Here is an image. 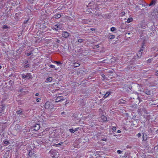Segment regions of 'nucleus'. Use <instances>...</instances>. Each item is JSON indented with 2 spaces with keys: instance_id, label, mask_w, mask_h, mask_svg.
<instances>
[{
  "instance_id": "58836bf2",
  "label": "nucleus",
  "mask_w": 158,
  "mask_h": 158,
  "mask_svg": "<svg viewBox=\"0 0 158 158\" xmlns=\"http://www.w3.org/2000/svg\"><path fill=\"white\" fill-rule=\"evenodd\" d=\"M122 16H123V15H124L125 14V13L124 12H123L121 13Z\"/></svg>"
},
{
  "instance_id": "37998d69",
  "label": "nucleus",
  "mask_w": 158,
  "mask_h": 158,
  "mask_svg": "<svg viewBox=\"0 0 158 158\" xmlns=\"http://www.w3.org/2000/svg\"><path fill=\"white\" fill-rule=\"evenodd\" d=\"M155 75H156V76H158V71L156 72V73Z\"/></svg>"
},
{
  "instance_id": "9d476101",
  "label": "nucleus",
  "mask_w": 158,
  "mask_h": 158,
  "mask_svg": "<svg viewBox=\"0 0 158 158\" xmlns=\"http://www.w3.org/2000/svg\"><path fill=\"white\" fill-rule=\"evenodd\" d=\"M21 128V127L19 124H17L15 126V128L16 131H19Z\"/></svg>"
},
{
  "instance_id": "dca6fc26",
  "label": "nucleus",
  "mask_w": 158,
  "mask_h": 158,
  "mask_svg": "<svg viewBox=\"0 0 158 158\" xmlns=\"http://www.w3.org/2000/svg\"><path fill=\"white\" fill-rule=\"evenodd\" d=\"M22 113H23V111L21 109H20L19 110H17L16 111V113L18 114H22Z\"/></svg>"
},
{
  "instance_id": "cd10ccee",
  "label": "nucleus",
  "mask_w": 158,
  "mask_h": 158,
  "mask_svg": "<svg viewBox=\"0 0 158 158\" xmlns=\"http://www.w3.org/2000/svg\"><path fill=\"white\" fill-rule=\"evenodd\" d=\"M23 64H26L28 63V61L25 60L23 61V62H22Z\"/></svg>"
},
{
  "instance_id": "ddd939ff",
  "label": "nucleus",
  "mask_w": 158,
  "mask_h": 158,
  "mask_svg": "<svg viewBox=\"0 0 158 158\" xmlns=\"http://www.w3.org/2000/svg\"><path fill=\"white\" fill-rule=\"evenodd\" d=\"M52 77H48V78L46 81H45V82H51V81H52Z\"/></svg>"
},
{
  "instance_id": "79ce46f5",
  "label": "nucleus",
  "mask_w": 158,
  "mask_h": 158,
  "mask_svg": "<svg viewBox=\"0 0 158 158\" xmlns=\"http://www.w3.org/2000/svg\"><path fill=\"white\" fill-rule=\"evenodd\" d=\"M113 60H114V58H112L111 59V62H115V61H113Z\"/></svg>"
},
{
  "instance_id": "864d4df0",
  "label": "nucleus",
  "mask_w": 158,
  "mask_h": 158,
  "mask_svg": "<svg viewBox=\"0 0 158 158\" xmlns=\"http://www.w3.org/2000/svg\"><path fill=\"white\" fill-rule=\"evenodd\" d=\"M60 143H58V144H57V145H60Z\"/></svg>"
},
{
  "instance_id": "2f4dec72",
  "label": "nucleus",
  "mask_w": 158,
  "mask_h": 158,
  "mask_svg": "<svg viewBox=\"0 0 158 158\" xmlns=\"http://www.w3.org/2000/svg\"><path fill=\"white\" fill-rule=\"evenodd\" d=\"M2 28L4 29H7V28H8V27L7 25H4L3 26Z\"/></svg>"
},
{
  "instance_id": "f03ea898",
  "label": "nucleus",
  "mask_w": 158,
  "mask_h": 158,
  "mask_svg": "<svg viewBox=\"0 0 158 158\" xmlns=\"http://www.w3.org/2000/svg\"><path fill=\"white\" fill-rule=\"evenodd\" d=\"M64 97H63L62 96H58L57 97V98L56 99L55 102H58L62 101L64 100Z\"/></svg>"
},
{
  "instance_id": "c85d7f7f",
  "label": "nucleus",
  "mask_w": 158,
  "mask_h": 158,
  "mask_svg": "<svg viewBox=\"0 0 158 158\" xmlns=\"http://www.w3.org/2000/svg\"><path fill=\"white\" fill-rule=\"evenodd\" d=\"M122 152H123V151H121L120 150H118L117 151V152L118 154L121 153Z\"/></svg>"
},
{
  "instance_id": "a878e982",
  "label": "nucleus",
  "mask_w": 158,
  "mask_h": 158,
  "mask_svg": "<svg viewBox=\"0 0 158 158\" xmlns=\"http://www.w3.org/2000/svg\"><path fill=\"white\" fill-rule=\"evenodd\" d=\"M83 40L81 39H79L78 40V42L79 43H81L83 42Z\"/></svg>"
},
{
  "instance_id": "a211bd4d",
  "label": "nucleus",
  "mask_w": 158,
  "mask_h": 158,
  "mask_svg": "<svg viewBox=\"0 0 158 158\" xmlns=\"http://www.w3.org/2000/svg\"><path fill=\"white\" fill-rule=\"evenodd\" d=\"M133 20V19L132 18H128L127 19V23H129L131 22H132Z\"/></svg>"
},
{
  "instance_id": "f8f14e48",
  "label": "nucleus",
  "mask_w": 158,
  "mask_h": 158,
  "mask_svg": "<svg viewBox=\"0 0 158 158\" xmlns=\"http://www.w3.org/2000/svg\"><path fill=\"white\" fill-rule=\"evenodd\" d=\"M61 16L60 14H57L53 16V18L56 19H58L60 18Z\"/></svg>"
},
{
  "instance_id": "0eeeda50",
  "label": "nucleus",
  "mask_w": 158,
  "mask_h": 158,
  "mask_svg": "<svg viewBox=\"0 0 158 158\" xmlns=\"http://www.w3.org/2000/svg\"><path fill=\"white\" fill-rule=\"evenodd\" d=\"M60 25L59 24H56V25H55L53 26L52 27V29L54 30H55L56 31H58L59 29V28H60Z\"/></svg>"
},
{
  "instance_id": "6ab92c4d",
  "label": "nucleus",
  "mask_w": 158,
  "mask_h": 158,
  "mask_svg": "<svg viewBox=\"0 0 158 158\" xmlns=\"http://www.w3.org/2000/svg\"><path fill=\"white\" fill-rule=\"evenodd\" d=\"M1 106H2L1 109H2V110H1V112L4 109L5 107V105L4 104H2Z\"/></svg>"
},
{
  "instance_id": "8fccbe9b",
  "label": "nucleus",
  "mask_w": 158,
  "mask_h": 158,
  "mask_svg": "<svg viewBox=\"0 0 158 158\" xmlns=\"http://www.w3.org/2000/svg\"><path fill=\"white\" fill-rule=\"evenodd\" d=\"M27 20L25 21L24 22V23H27Z\"/></svg>"
},
{
  "instance_id": "3c124183",
  "label": "nucleus",
  "mask_w": 158,
  "mask_h": 158,
  "mask_svg": "<svg viewBox=\"0 0 158 158\" xmlns=\"http://www.w3.org/2000/svg\"><path fill=\"white\" fill-rule=\"evenodd\" d=\"M102 76L103 77H105V75H104V74H102Z\"/></svg>"
},
{
  "instance_id": "6e6d98bb",
  "label": "nucleus",
  "mask_w": 158,
  "mask_h": 158,
  "mask_svg": "<svg viewBox=\"0 0 158 158\" xmlns=\"http://www.w3.org/2000/svg\"><path fill=\"white\" fill-rule=\"evenodd\" d=\"M104 61H105V60H103V61H102V62L103 63H104Z\"/></svg>"
},
{
  "instance_id": "4be33fe9",
  "label": "nucleus",
  "mask_w": 158,
  "mask_h": 158,
  "mask_svg": "<svg viewBox=\"0 0 158 158\" xmlns=\"http://www.w3.org/2000/svg\"><path fill=\"white\" fill-rule=\"evenodd\" d=\"M146 94L148 95L151 94V92L150 91L147 90L145 91Z\"/></svg>"
},
{
  "instance_id": "1a4fd4ad",
  "label": "nucleus",
  "mask_w": 158,
  "mask_h": 158,
  "mask_svg": "<svg viewBox=\"0 0 158 158\" xmlns=\"http://www.w3.org/2000/svg\"><path fill=\"white\" fill-rule=\"evenodd\" d=\"M126 101L122 99H120L118 101V103L119 104H126Z\"/></svg>"
},
{
  "instance_id": "393cba45",
  "label": "nucleus",
  "mask_w": 158,
  "mask_h": 158,
  "mask_svg": "<svg viewBox=\"0 0 158 158\" xmlns=\"http://www.w3.org/2000/svg\"><path fill=\"white\" fill-rule=\"evenodd\" d=\"M30 66V65L29 64H27L26 65H25L24 66V68H26L29 67Z\"/></svg>"
},
{
  "instance_id": "de8ad7c7",
  "label": "nucleus",
  "mask_w": 158,
  "mask_h": 158,
  "mask_svg": "<svg viewBox=\"0 0 158 158\" xmlns=\"http://www.w3.org/2000/svg\"><path fill=\"white\" fill-rule=\"evenodd\" d=\"M109 73H113V72L112 71H109Z\"/></svg>"
},
{
  "instance_id": "f3484780",
  "label": "nucleus",
  "mask_w": 158,
  "mask_h": 158,
  "mask_svg": "<svg viewBox=\"0 0 158 158\" xmlns=\"http://www.w3.org/2000/svg\"><path fill=\"white\" fill-rule=\"evenodd\" d=\"M115 35H110L109 36V38L110 39H114L115 38Z\"/></svg>"
},
{
  "instance_id": "5fc2aeb1",
  "label": "nucleus",
  "mask_w": 158,
  "mask_h": 158,
  "mask_svg": "<svg viewBox=\"0 0 158 158\" xmlns=\"http://www.w3.org/2000/svg\"><path fill=\"white\" fill-rule=\"evenodd\" d=\"M91 30H93V28H91Z\"/></svg>"
},
{
  "instance_id": "72a5a7b5",
  "label": "nucleus",
  "mask_w": 158,
  "mask_h": 158,
  "mask_svg": "<svg viewBox=\"0 0 158 158\" xmlns=\"http://www.w3.org/2000/svg\"><path fill=\"white\" fill-rule=\"evenodd\" d=\"M56 64H62L61 62L60 61H56Z\"/></svg>"
},
{
  "instance_id": "39448f33",
  "label": "nucleus",
  "mask_w": 158,
  "mask_h": 158,
  "mask_svg": "<svg viewBox=\"0 0 158 158\" xmlns=\"http://www.w3.org/2000/svg\"><path fill=\"white\" fill-rule=\"evenodd\" d=\"M143 49H141L139 50V52L137 53L136 55L138 58H140L141 57L142 55V51H143Z\"/></svg>"
},
{
  "instance_id": "7c9ffc66",
  "label": "nucleus",
  "mask_w": 158,
  "mask_h": 158,
  "mask_svg": "<svg viewBox=\"0 0 158 158\" xmlns=\"http://www.w3.org/2000/svg\"><path fill=\"white\" fill-rule=\"evenodd\" d=\"M32 53H33L32 52L28 53L27 54V56H30L31 55V54H32Z\"/></svg>"
},
{
  "instance_id": "603ef678",
  "label": "nucleus",
  "mask_w": 158,
  "mask_h": 158,
  "mask_svg": "<svg viewBox=\"0 0 158 158\" xmlns=\"http://www.w3.org/2000/svg\"><path fill=\"white\" fill-rule=\"evenodd\" d=\"M2 66L0 65V69H1L2 68Z\"/></svg>"
},
{
  "instance_id": "4c0bfd02",
  "label": "nucleus",
  "mask_w": 158,
  "mask_h": 158,
  "mask_svg": "<svg viewBox=\"0 0 158 158\" xmlns=\"http://www.w3.org/2000/svg\"><path fill=\"white\" fill-rule=\"evenodd\" d=\"M107 15H102L101 17H102V18H106L105 16Z\"/></svg>"
},
{
  "instance_id": "c756f323",
  "label": "nucleus",
  "mask_w": 158,
  "mask_h": 158,
  "mask_svg": "<svg viewBox=\"0 0 158 158\" xmlns=\"http://www.w3.org/2000/svg\"><path fill=\"white\" fill-rule=\"evenodd\" d=\"M96 16H101L102 15L101 14H100L99 13H97L95 14Z\"/></svg>"
},
{
  "instance_id": "b1692460",
  "label": "nucleus",
  "mask_w": 158,
  "mask_h": 158,
  "mask_svg": "<svg viewBox=\"0 0 158 158\" xmlns=\"http://www.w3.org/2000/svg\"><path fill=\"white\" fill-rule=\"evenodd\" d=\"M116 30V28L114 27H112L110 28V30L112 31H115Z\"/></svg>"
},
{
  "instance_id": "09e8293b",
  "label": "nucleus",
  "mask_w": 158,
  "mask_h": 158,
  "mask_svg": "<svg viewBox=\"0 0 158 158\" xmlns=\"http://www.w3.org/2000/svg\"><path fill=\"white\" fill-rule=\"evenodd\" d=\"M64 113H65V112H61V115H63V114H64Z\"/></svg>"
},
{
  "instance_id": "4468645a",
  "label": "nucleus",
  "mask_w": 158,
  "mask_h": 158,
  "mask_svg": "<svg viewBox=\"0 0 158 158\" xmlns=\"http://www.w3.org/2000/svg\"><path fill=\"white\" fill-rule=\"evenodd\" d=\"M110 93L111 92L109 91L107 92L105 94L104 97L105 98L107 97L110 94Z\"/></svg>"
},
{
  "instance_id": "7ed1b4c3",
  "label": "nucleus",
  "mask_w": 158,
  "mask_h": 158,
  "mask_svg": "<svg viewBox=\"0 0 158 158\" xmlns=\"http://www.w3.org/2000/svg\"><path fill=\"white\" fill-rule=\"evenodd\" d=\"M69 33L66 31L62 32V35L63 37L67 38L69 36Z\"/></svg>"
},
{
  "instance_id": "c9c22d12",
  "label": "nucleus",
  "mask_w": 158,
  "mask_h": 158,
  "mask_svg": "<svg viewBox=\"0 0 158 158\" xmlns=\"http://www.w3.org/2000/svg\"><path fill=\"white\" fill-rule=\"evenodd\" d=\"M112 130L113 131H115L116 130V127H113L112 128Z\"/></svg>"
},
{
  "instance_id": "f704fd0d",
  "label": "nucleus",
  "mask_w": 158,
  "mask_h": 158,
  "mask_svg": "<svg viewBox=\"0 0 158 158\" xmlns=\"http://www.w3.org/2000/svg\"><path fill=\"white\" fill-rule=\"evenodd\" d=\"M41 100V99L40 98H37L36 99V101L37 102H40V100Z\"/></svg>"
},
{
  "instance_id": "20e7f679",
  "label": "nucleus",
  "mask_w": 158,
  "mask_h": 158,
  "mask_svg": "<svg viewBox=\"0 0 158 158\" xmlns=\"http://www.w3.org/2000/svg\"><path fill=\"white\" fill-rule=\"evenodd\" d=\"M30 74L27 73L26 75L23 74L22 75V77L24 79H25L26 78H28V79H30L31 77Z\"/></svg>"
},
{
  "instance_id": "2eb2a0df",
  "label": "nucleus",
  "mask_w": 158,
  "mask_h": 158,
  "mask_svg": "<svg viewBox=\"0 0 158 158\" xmlns=\"http://www.w3.org/2000/svg\"><path fill=\"white\" fill-rule=\"evenodd\" d=\"M80 65V64L77 63H74L73 64V66L74 67H79Z\"/></svg>"
},
{
  "instance_id": "412c9836",
  "label": "nucleus",
  "mask_w": 158,
  "mask_h": 158,
  "mask_svg": "<svg viewBox=\"0 0 158 158\" xmlns=\"http://www.w3.org/2000/svg\"><path fill=\"white\" fill-rule=\"evenodd\" d=\"M153 60V59H152V58H151V59H150L148 60L147 61V63H150L151 61Z\"/></svg>"
},
{
  "instance_id": "c03bdc74",
  "label": "nucleus",
  "mask_w": 158,
  "mask_h": 158,
  "mask_svg": "<svg viewBox=\"0 0 158 158\" xmlns=\"http://www.w3.org/2000/svg\"><path fill=\"white\" fill-rule=\"evenodd\" d=\"M102 141H105L106 140V139L105 138L103 139H102Z\"/></svg>"
},
{
  "instance_id": "473e14b6",
  "label": "nucleus",
  "mask_w": 158,
  "mask_h": 158,
  "mask_svg": "<svg viewBox=\"0 0 158 158\" xmlns=\"http://www.w3.org/2000/svg\"><path fill=\"white\" fill-rule=\"evenodd\" d=\"M49 67L51 68H55V66L53 65H52V64H51L49 65Z\"/></svg>"
},
{
  "instance_id": "9b49d317",
  "label": "nucleus",
  "mask_w": 158,
  "mask_h": 158,
  "mask_svg": "<svg viewBox=\"0 0 158 158\" xmlns=\"http://www.w3.org/2000/svg\"><path fill=\"white\" fill-rule=\"evenodd\" d=\"M156 3V0H152L150 3L149 4V6H154Z\"/></svg>"
},
{
  "instance_id": "6e6552de",
  "label": "nucleus",
  "mask_w": 158,
  "mask_h": 158,
  "mask_svg": "<svg viewBox=\"0 0 158 158\" xmlns=\"http://www.w3.org/2000/svg\"><path fill=\"white\" fill-rule=\"evenodd\" d=\"M28 155L30 156H34L35 157H36V154H35V153H33L32 151L30 150L29 152Z\"/></svg>"
},
{
  "instance_id": "a18cd8bd",
  "label": "nucleus",
  "mask_w": 158,
  "mask_h": 158,
  "mask_svg": "<svg viewBox=\"0 0 158 158\" xmlns=\"http://www.w3.org/2000/svg\"><path fill=\"white\" fill-rule=\"evenodd\" d=\"M121 131L120 130H118V131L117 132H118V133H121Z\"/></svg>"
},
{
  "instance_id": "e433bc0d",
  "label": "nucleus",
  "mask_w": 158,
  "mask_h": 158,
  "mask_svg": "<svg viewBox=\"0 0 158 158\" xmlns=\"http://www.w3.org/2000/svg\"><path fill=\"white\" fill-rule=\"evenodd\" d=\"M137 136L138 137H139L141 136V134L140 133H138L137 135Z\"/></svg>"
},
{
  "instance_id": "f257e3e1",
  "label": "nucleus",
  "mask_w": 158,
  "mask_h": 158,
  "mask_svg": "<svg viewBox=\"0 0 158 158\" xmlns=\"http://www.w3.org/2000/svg\"><path fill=\"white\" fill-rule=\"evenodd\" d=\"M53 105L51 104L49 102H46L45 104L44 107L46 109H48L49 108L52 109L53 107Z\"/></svg>"
},
{
  "instance_id": "423d86ee",
  "label": "nucleus",
  "mask_w": 158,
  "mask_h": 158,
  "mask_svg": "<svg viewBox=\"0 0 158 158\" xmlns=\"http://www.w3.org/2000/svg\"><path fill=\"white\" fill-rule=\"evenodd\" d=\"M33 127L34 130L37 131L40 129V126L39 124H35L34 125Z\"/></svg>"
},
{
  "instance_id": "bb28decb",
  "label": "nucleus",
  "mask_w": 158,
  "mask_h": 158,
  "mask_svg": "<svg viewBox=\"0 0 158 158\" xmlns=\"http://www.w3.org/2000/svg\"><path fill=\"white\" fill-rule=\"evenodd\" d=\"M69 131L71 133H74L75 132L74 129H69Z\"/></svg>"
},
{
  "instance_id": "ea45409f",
  "label": "nucleus",
  "mask_w": 158,
  "mask_h": 158,
  "mask_svg": "<svg viewBox=\"0 0 158 158\" xmlns=\"http://www.w3.org/2000/svg\"><path fill=\"white\" fill-rule=\"evenodd\" d=\"M56 42L57 43H59L60 42V40L57 39L56 40Z\"/></svg>"
},
{
  "instance_id": "a19ab883",
  "label": "nucleus",
  "mask_w": 158,
  "mask_h": 158,
  "mask_svg": "<svg viewBox=\"0 0 158 158\" xmlns=\"http://www.w3.org/2000/svg\"><path fill=\"white\" fill-rule=\"evenodd\" d=\"M78 129H79V128H75V129H74V130L75 132L77 131L78 130Z\"/></svg>"
},
{
  "instance_id": "5701e85b",
  "label": "nucleus",
  "mask_w": 158,
  "mask_h": 158,
  "mask_svg": "<svg viewBox=\"0 0 158 158\" xmlns=\"http://www.w3.org/2000/svg\"><path fill=\"white\" fill-rule=\"evenodd\" d=\"M3 142L6 145L10 143V142L6 140L4 141Z\"/></svg>"
},
{
  "instance_id": "aec40b11",
  "label": "nucleus",
  "mask_w": 158,
  "mask_h": 158,
  "mask_svg": "<svg viewBox=\"0 0 158 158\" xmlns=\"http://www.w3.org/2000/svg\"><path fill=\"white\" fill-rule=\"evenodd\" d=\"M128 67L129 69H133L134 68V66H131V65H129L128 66Z\"/></svg>"
},
{
  "instance_id": "49530a36",
  "label": "nucleus",
  "mask_w": 158,
  "mask_h": 158,
  "mask_svg": "<svg viewBox=\"0 0 158 158\" xmlns=\"http://www.w3.org/2000/svg\"><path fill=\"white\" fill-rule=\"evenodd\" d=\"M39 95V93H36L35 94V95L36 96H38Z\"/></svg>"
}]
</instances>
